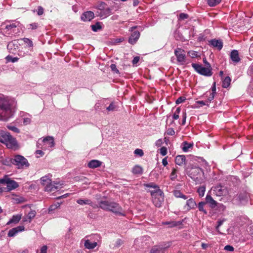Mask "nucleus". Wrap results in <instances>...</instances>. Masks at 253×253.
<instances>
[{
	"instance_id": "nucleus-1",
	"label": "nucleus",
	"mask_w": 253,
	"mask_h": 253,
	"mask_svg": "<svg viewBox=\"0 0 253 253\" xmlns=\"http://www.w3.org/2000/svg\"><path fill=\"white\" fill-rule=\"evenodd\" d=\"M17 102L13 98L0 94V121H7L13 117Z\"/></svg>"
},
{
	"instance_id": "nucleus-2",
	"label": "nucleus",
	"mask_w": 253,
	"mask_h": 253,
	"mask_svg": "<svg viewBox=\"0 0 253 253\" xmlns=\"http://www.w3.org/2000/svg\"><path fill=\"white\" fill-rule=\"evenodd\" d=\"M99 207L103 210L110 211L115 215L125 216V212L120 205L114 202L101 201L99 203Z\"/></svg>"
},
{
	"instance_id": "nucleus-3",
	"label": "nucleus",
	"mask_w": 253,
	"mask_h": 253,
	"mask_svg": "<svg viewBox=\"0 0 253 253\" xmlns=\"http://www.w3.org/2000/svg\"><path fill=\"white\" fill-rule=\"evenodd\" d=\"M187 173L197 183H201L204 181V173L203 169L199 167H191L187 169Z\"/></svg>"
},
{
	"instance_id": "nucleus-4",
	"label": "nucleus",
	"mask_w": 253,
	"mask_h": 253,
	"mask_svg": "<svg viewBox=\"0 0 253 253\" xmlns=\"http://www.w3.org/2000/svg\"><path fill=\"white\" fill-rule=\"evenodd\" d=\"M0 142L5 144L8 148L13 149L17 146V141L9 132L0 130Z\"/></svg>"
},
{
	"instance_id": "nucleus-5",
	"label": "nucleus",
	"mask_w": 253,
	"mask_h": 253,
	"mask_svg": "<svg viewBox=\"0 0 253 253\" xmlns=\"http://www.w3.org/2000/svg\"><path fill=\"white\" fill-rule=\"evenodd\" d=\"M156 190L150 191L153 203L156 207H160L164 201V194L158 186H155Z\"/></svg>"
},
{
	"instance_id": "nucleus-6",
	"label": "nucleus",
	"mask_w": 253,
	"mask_h": 253,
	"mask_svg": "<svg viewBox=\"0 0 253 253\" xmlns=\"http://www.w3.org/2000/svg\"><path fill=\"white\" fill-rule=\"evenodd\" d=\"M106 4L103 1L97 2L95 7L97 9L96 15L100 18L103 19L110 15L111 9L106 7Z\"/></svg>"
},
{
	"instance_id": "nucleus-7",
	"label": "nucleus",
	"mask_w": 253,
	"mask_h": 253,
	"mask_svg": "<svg viewBox=\"0 0 253 253\" xmlns=\"http://www.w3.org/2000/svg\"><path fill=\"white\" fill-rule=\"evenodd\" d=\"M191 65L197 73L202 75L210 77L212 74L210 64H208V66L206 67H203L202 65L196 63H192Z\"/></svg>"
},
{
	"instance_id": "nucleus-8",
	"label": "nucleus",
	"mask_w": 253,
	"mask_h": 253,
	"mask_svg": "<svg viewBox=\"0 0 253 253\" xmlns=\"http://www.w3.org/2000/svg\"><path fill=\"white\" fill-rule=\"evenodd\" d=\"M0 184L6 185L7 191L13 190L19 187L18 183L11 179L7 175H5L2 178H0Z\"/></svg>"
},
{
	"instance_id": "nucleus-9",
	"label": "nucleus",
	"mask_w": 253,
	"mask_h": 253,
	"mask_svg": "<svg viewBox=\"0 0 253 253\" xmlns=\"http://www.w3.org/2000/svg\"><path fill=\"white\" fill-rule=\"evenodd\" d=\"M12 163L16 165L18 169L27 168L29 166L27 160L21 155L15 156L12 160Z\"/></svg>"
},
{
	"instance_id": "nucleus-10",
	"label": "nucleus",
	"mask_w": 253,
	"mask_h": 253,
	"mask_svg": "<svg viewBox=\"0 0 253 253\" xmlns=\"http://www.w3.org/2000/svg\"><path fill=\"white\" fill-rule=\"evenodd\" d=\"M211 190L213 191V194L218 197L225 196L228 193L227 188L221 185L213 187Z\"/></svg>"
},
{
	"instance_id": "nucleus-11",
	"label": "nucleus",
	"mask_w": 253,
	"mask_h": 253,
	"mask_svg": "<svg viewBox=\"0 0 253 253\" xmlns=\"http://www.w3.org/2000/svg\"><path fill=\"white\" fill-rule=\"evenodd\" d=\"M174 54L176 57L177 62L180 64L183 65L186 60L185 51L181 48H176L174 50Z\"/></svg>"
},
{
	"instance_id": "nucleus-12",
	"label": "nucleus",
	"mask_w": 253,
	"mask_h": 253,
	"mask_svg": "<svg viewBox=\"0 0 253 253\" xmlns=\"http://www.w3.org/2000/svg\"><path fill=\"white\" fill-rule=\"evenodd\" d=\"M137 26H133L130 28L129 31L132 32L128 39V42L131 44H135L140 37V33L138 31H133L137 28Z\"/></svg>"
},
{
	"instance_id": "nucleus-13",
	"label": "nucleus",
	"mask_w": 253,
	"mask_h": 253,
	"mask_svg": "<svg viewBox=\"0 0 253 253\" xmlns=\"http://www.w3.org/2000/svg\"><path fill=\"white\" fill-rule=\"evenodd\" d=\"M205 203L206 204H208L210 207L212 209L215 208L218 205L220 207H221L223 209H225V207L223 204H218L216 201H215L209 193H208L206 196Z\"/></svg>"
},
{
	"instance_id": "nucleus-14",
	"label": "nucleus",
	"mask_w": 253,
	"mask_h": 253,
	"mask_svg": "<svg viewBox=\"0 0 253 253\" xmlns=\"http://www.w3.org/2000/svg\"><path fill=\"white\" fill-rule=\"evenodd\" d=\"M42 149L49 150L54 146V138L51 136H47L42 140Z\"/></svg>"
},
{
	"instance_id": "nucleus-15",
	"label": "nucleus",
	"mask_w": 253,
	"mask_h": 253,
	"mask_svg": "<svg viewBox=\"0 0 253 253\" xmlns=\"http://www.w3.org/2000/svg\"><path fill=\"white\" fill-rule=\"evenodd\" d=\"M63 183H61L60 182H57L53 181V182L51 181L46 187L44 189L45 191L47 192H55V191L61 189L62 187Z\"/></svg>"
},
{
	"instance_id": "nucleus-16",
	"label": "nucleus",
	"mask_w": 253,
	"mask_h": 253,
	"mask_svg": "<svg viewBox=\"0 0 253 253\" xmlns=\"http://www.w3.org/2000/svg\"><path fill=\"white\" fill-rule=\"evenodd\" d=\"M19 23L13 22L12 23L5 24L4 28L3 29V32L6 34H11L14 32V29L19 25Z\"/></svg>"
},
{
	"instance_id": "nucleus-17",
	"label": "nucleus",
	"mask_w": 253,
	"mask_h": 253,
	"mask_svg": "<svg viewBox=\"0 0 253 253\" xmlns=\"http://www.w3.org/2000/svg\"><path fill=\"white\" fill-rule=\"evenodd\" d=\"M25 227L24 226H18L16 227L13 228L12 229H10L8 233V237H14L18 233L20 232H22L23 231H24Z\"/></svg>"
},
{
	"instance_id": "nucleus-18",
	"label": "nucleus",
	"mask_w": 253,
	"mask_h": 253,
	"mask_svg": "<svg viewBox=\"0 0 253 253\" xmlns=\"http://www.w3.org/2000/svg\"><path fill=\"white\" fill-rule=\"evenodd\" d=\"M94 17V13L92 11H88L84 12L82 16L81 19L84 21H89Z\"/></svg>"
},
{
	"instance_id": "nucleus-19",
	"label": "nucleus",
	"mask_w": 253,
	"mask_h": 253,
	"mask_svg": "<svg viewBox=\"0 0 253 253\" xmlns=\"http://www.w3.org/2000/svg\"><path fill=\"white\" fill-rule=\"evenodd\" d=\"M196 207V203L194 200L192 198L189 199L186 201V204L184 206V208L186 211H190L191 209H194Z\"/></svg>"
},
{
	"instance_id": "nucleus-20",
	"label": "nucleus",
	"mask_w": 253,
	"mask_h": 253,
	"mask_svg": "<svg viewBox=\"0 0 253 253\" xmlns=\"http://www.w3.org/2000/svg\"><path fill=\"white\" fill-rule=\"evenodd\" d=\"M230 57L232 61L235 64L239 62L241 60L239 57V52L237 50H233L231 52Z\"/></svg>"
},
{
	"instance_id": "nucleus-21",
	"label": "nucleus",
	"mask_w": 253,
	"mask_h": 253,
	"mask_svg": "<svg viewBox=\"0 0 253 253\" xmlns=\"http://www.w3.org/2000/svg\"><path fill=\"white\" fill-rule=\"evenodd\" d=\"M97 246V243L96 242H91L90 240L87 239L84 240V246L89 250L94 249Z\"/></svg>"
},
{
	"instance_id": "nucleus-22",
	"label": "nucleus",
	"mask_w": 253,
	"mask_h": 253,
	"mask_svg": "<svg viewBox=\"0 0 253 253\" xmlns=\"http://www.w3.org/2000/svg\"><path fill=\"white\" fill-rule=\"evenodd\" d=\"M18 48L17 44L16 41H12L9 42L7 45V48L9 50V52L11 53H14Z\"/></svg>"
},
{
	"instance_id": "nucleus-23",
	"label": "nucleus",
	"mask_w": 253,
	"mask_h": 253,
	"mask_svg": "<svg viewBox=\"0 0 253 253\" xmlns=\"http://www.w3.org/2000/svg\"><path fill=\"white\" fill-rule=\"evenodd\" d=\"M250 194L246 192L241 193L237 195V199L240 202H243L248 200Z\"/></svg>"
},
{
	"instance_id": "nucleus-24",
	"label": "nucleus",
	"mask_w": 253,
	"mask_h": 253,
	"mask_svg": "<svg viewBox=\"0 0 253 253\" xmlns=\"http://www.w3.org/2000/svg\"><path fill=\"white\" fill-rule=\"evenodd\" d=\"M101 164L102 162L98 160H92L89 162L87 166L89 168L95 169L100 167L101 165Z\"/></svg>"
},
{
	"instance_id": "nucleus-25",
	"label": "nucleus",
	"mask_w": 253,
	"mask_h": 253,
	"mask_svg": "<svg viewBox=\"0 0 253 253\" xmlns=\"http://www.w3.org/2000/svg\"><path fill=\"white\" fill-rule=\"evenodd\" d=\"M210 43L212 46L217 47L218 49L220 50L222 48V42L220 40H212L210 41Z\"/></svg>"
},
{
	"instance_id": "nucleus-26",
	"label": "nucleus",
	"mask_w": 253,
	"mask_h": 253,
	"mask_svg": "<svg viewBox=\"0 0 253 253\" xmlns=\"http://www.w3.org/2000/svg\"><path fill=\"white\" fill-rule=\"evenodd\" d=\"M36 214V212L35 211H31L23 219L24 222H31L32 219L34 218Z\"/></svg>"
},
{
	"instance_id": "nucleus-27",
	"label": "nucleus",
	"mask_w": 253,
	"mask_h": 253,
	"mask_svg": "<svg viewBox=\"0 0 253 253\" xmlns=\"http://www.w3.org/2000/svg\"><path fill=\"white\" fill-rule=\"evenodd\" d=\"M41 181L42 185L44 186V188L45 189V187L51 183V179L49 177V175H45L41 178Z\"/></svg>"
},
{
	"instance_id": "nucleus-28",
	"label": "nucleus",
	"mask_w": 253,
	"mask_h": 253,
	"mask_svg": "<svg viewBox=\"0 0 253 253\" xmlns=\"http://www.w3.org/2000/svg\"><path fill=\"white\" fill-rule=\"evenodd\" d=\"M28 115L27 114L23 112H21L20 113V116L22 118L23 123L25 125L29 124L31 122V118L27 117Z\"/></svg>"
},
{
	"instance_id": "nucleus-29",
	"label": "nucleus",
	"mask_w": 253,
	"mask_h": 253,
	"mask_svg": "<svg viewBox=\"0 0 253 253\" xmlns=\"http://www.w3.org/2000/svg\"><path fill=\"white\" fill-rule=\"evenodd\" d=\"M185 157L184 155L177 156L175 159V163L176 165L181 166L185 163Z\"/></svg>"
},
{
	"instance_id": "nucleus-30",
	"label": "nucleus",
	"mask_w": 253,
	"mask_h": 253,
	"mask_svg": "<svg viewBox=\"0 0 253 253\" xmlns=\"http://www.w3.org/2000/svg\"><path fill=\"white\" fill-rule=\"evenodd\" d=\"M166 248L161 246H155L150 251L149 253H164Z\"/></svg>"
},
{
	"instance_id": "nucleus-31",
	"label": "nucleus",
	"mask_w": 253,
	"mask_h": 253,
	"mask_svg": "<svg viewBox=\"0 0 253 253\" xmlns=\"http://www.w3.org/2000/svg\"><path fill=\"white\" fill-rule=\"evenodd\" d=\"M77 203L80 205H88L94 208L92 201L89 199H78Z\"/></svg>"
},
{
	"instance_id": "nucleus-32",
	"label": "nucleus",
	"mask_w": 253,
	"mask_h": 253,
	"mask_svg": "<svg viewBox=\"0 0 253 253\" xmlns=\"http://www.w3.org/2000/svg\"><path fill=\"white\" fill-rule=\"evenodd\" d=\"M21 218V215L16 214L12 216V218L7 222V225H9L12 223H17Z\"/></svg>"
},
{
	"instance_id": "nucleus-33",
	"label": "nucleus",
	"mask_w": 253,
	"mask_h": 253,
	"mask_svg": "<svg viewBox=\"0 0 253 253\" xmlns=\"http://www.w3.org/2000/svg\"><path fill=\"white\" fill-rule=\"evenodd\" d=\"M164 225H168L169 227H173L177 226L181 224V222L180 221L176 222L175 221H166L163 223Z\"/></svg>"
},
{
	"instance_id": "nucleus-34",
	"label": "nucleus",
	"mask_w": 253,
	"mask_h": 253,
	"mask_svg": "<svg viewBox=\"0 0 253 253\" xmlns=\"http://www.w3.org/2000/svg\"><path fill=\"white\" fill-rule=\"evenodd\" d=\"M193 146V144L189 143L185 141L182 143L181 147L184 152H187Z\"/></svg>"
},
{
	"instance_id": "nucleus-35",
	"label": "nucleus",
	"mask_w": 253,
	"mask_h": 253,
	"mask_svg": "<svg viewBox=\"0 0 253 253\" xmlns=\"http://www.w3.org/2000/svg\"><path fill=\"white\" fill-rule=\"evenodd\" d=\"M231 79L229 77L225 78L222 82V87L224 88H227L230 84Z\"/></svg>"
},
{
	"instance_id": "nucleus-36",
	"label": "nucleus",
	"mask_w": 253,
	"mask_h": 253,
	"mask_svg": "<svg viewBox=\"0 0 253 253\" xmlns=\"http://www.w3.org/2000/svg\"><path fill=\"white\" fill-rule=\"evenodd\" d=\"M206 191V187L205 186H202L199 187L197 189V193L200 197H203Z\"/></svg>"
},
{
	"instance_id": "nucleus-37",
	"label": "nucleus",
	"mask_w": 253,
	"mask_h": 253,
	"mask_svg": "<svg viewBox=\"0 0 253 253\" xmlns=\"http://www.w3.org/2000/svg\"><path fill=\"white\" fill-rule=\"evenodd\" d=\"M143 171V169L141 167L139 166H135L132 169V172L134 174H141Z\"/></svg>"
},
{
	"instance_id": "nucleus-38",
	"label": "nucleus",
	"mask_w": 253,
	"mask_h": 253,
	"mask_svg": "<svg viewBox=\"0 0 253 253\" xmlns=\"http://www.w3.org/2000/svg\"><path fill=\"white\" fill-rule=\"evenodd\" d=\"M60 205L61 203L58 202L51 205L48 209V212H51L55 211V210L57 209L58 208H59Z\"/></svg>"
},
{
	"instance_id": "nucleus-39",
	"label": "nucleus",
	"mask_w": 253,
	"mask_h": 253,
	"mask_svg": "<svg viewBox=\"0 0 253 253\" xmlns=\"http://www.w3.org/2000/svg\"><path fill=\"white\" fill-rule=\"evenodd\" d=\"M91 27L92 30L94 32H97L102 28L101 23L99 22H96L94 25H92Z\"/></svg>"
},
{
	"instance_id": "nucleus-40",
	"label": "nucleus",
	"mask_w": 253,
	"mask_h": 253,
	"mask_svg": "<svg viewBox=\"0 0 253 253\" xmlns=\"http://www.w3.org/2000/svg\"><path fill=\"white\" fill-rule=\"evenodd\" d=\"M221 0H207L208 4L211 7L215 6L221 2Z\"/></svg>"
},
{
	"instance_id": "nucleus-41",
	"label": "nucleus",
	"mask_w": 253,
	"mask_h": 253,
	"mask_svg": "<svg viewBox=\"0 0 253 253\" xmlns=\"http://www.w3.org/2000/svg\"><path fill=\"white\" fill-rule=\"evenodd\" d=\"M206 204V203L204 202H201L199 203L198 205V208L200 211H203L205 214L207 213V211L204 209V207Z\"/></svg>"
},
{
	"instance_id": "nucleus-42",
	"label": "nucleus",
	"mask_w": 253,
	"mask_h": 253,
	"mask_svg": "<svg viewBox=\"0 0 253 253\" xmlns=\"http://www.w3.org/2000/svg\"><path fill=\"white\" fill-rule=\"evenodd\" d=\"M6 127H7V128L8 129H9L14 132L19 133L20 132L19 129L17 127L12 125L11 124L7 125Z\"/></svg>"
},
{
	"instance_id": "nucleus-43",
	"label": "nucleus",
	"mask_w": 253,
	"mask_h": 253,
	"mask_svg": "<svg viewBox=\"0 0 253 253\" xmlns=\"http://www.w3.org/2000/svg\"><path fill=\"white\" fill-rule=\"evenodd\" d=\"M180 107H178L176 108L175 111L174 112L173 116L172 118L173 120H177L179 118V114L180 112Z\"/></svg>"
},
{
	"instance_id": "nucleus-44",
	"label": "nucleus",
	"mask_w": 253,
	"mask_h": 253,
	"mask_svg": "<svg viewBox=\"0 0 253 253\" xmlns=\"http://www.w3.org/2000/svg\"><path fill=\"white\" fill-rule=\"evenodd\" d=\"M6 59L7 62H11L12 63H14L17 62L19 58L18 57H12L11 56L8 55L6 56Z\"/></svg>"
},
{
	"instance_id": "nucleus-45",
	"label": "nucleus",
	"mask_w": 253,
	"mask_h": 253,
	"mask_svg": "<svg viewBox=\"0 0 253 253\" xmlns=\"http://www.w3.org/2000/svg\"><path fill=\"white\" fill-rule=\"evenodd\" d=\"M188 54L190 57L192 58H196L199 56L198 55V52L193 50L189 51L188 52Z\"/></svg>"
},
{
	"instance_id": "nucleus-46",
	"label": "nucleus",
	"mask_w": 253,
	"mask_h": 253,
	"mask_svg": "<svg viewBox=\"0 0 253 253\" xmlns=\"http://www.w3.org/2000/svg\"><path fill=\"white\" fill-rule=\"evenodd\" d=\"M116 108V106L113 102H112L108 107H107L106 110L108 112L114 111Z\"/></svg>"
},
{
	"instance_id": "nucleus-47",
	"label": "nucleus",
	"mask_w": 253,
	"mask_h": 253,
	"mask_svg": "<svg viewBox=\"0 0 253 253\" xmlns=\"http://www.w3.org/2000/svg\"><path fill=\"white\" fill-rule=\"evenodd\" d=\"M134 153L135 155H138V156H139L140 157H142L144 155L143 151L141 149H135L134 152Z\"/></svg>"
},
{
	"instance_id": "nucleus-48",
	"label": "nucleus",
	"mask_w": 253,
	"mask_h": 253,
	"mask_svg": "<svg viewBox=\"0 0 253 253\" xmlns=\"http://www.w3.org/2000/svg\"><path fill=\"white\" fill-rule=\"evenodd\" d=\"M196 104L198 105V107H202L204 105H207L208 106H209L206 101H197L196 102Z\"/></svg>"
},
{
	"instance_id": "nucleus-49",
	"label": "nucleus",
	"mask_w": 253,
	"mask_h": 253,
	"mask_svg": "<svg viewBox=\"0 0 253 253\" xmlns=\"http://www.w3.org/2000/svg\"><path fill=\"white\" fill-rule=\"evenodd\" d=\"M160 153L163 156L166 155L167 154V148L166 147H162L160 149Z\"/></svg>"
},
{
	"instance_id": "nucleus-50",
	"label": "nucleus",
	"mask_w": 253,
	"mask_h": 253,
	"mask_svg": "<svg viewBox=\"0 0 253 253\" xmlns=\"http://www.w3.org/2000/svg\"><path fill=\"white\" fill-rule=\"evenodd\" d=\"M23 40L24 42L25 43H27L29 47H32L33 46V42H32V41H31L29 39H28V38H24L23 39Z\"/></svg>"
},
{
	"instance_id": "nucleus-51",
	"label": "nucleus",
	"mask_w": 253,
	"mask_h": 253,
	"mask_svg": "<svg viewBox=\"0 0 253 253\" xmlns=\"http://www.w3.org/2000/svg\"><path fill=\"white\" fill-rule=\"evenodd\" d=\"M176 176H177V175L176 174V169H173V170L170 175V178L171 180H174L176 178Z\"/></svg>"
},
{
	"instance_id": "nucleus-52",
	"label": "nucleus",
	"mask_w": 253,
	"mask_h": 253,
	"mask_svg": "<svg viewBox=\"0 0 253 253\" xmlns=\"http://www.w3.org/2000/svg\"><path fill=\"white\" fill-rule=\"evenodd\" d=\"M188 17V15L184 13H181L179 15V20H184Z\"/></svg>"
},
{
	"instance_id": "nucleus-53",
	"label": "nucleus",
	"mask_w": 253,
	"mask_h": 253,
	"mask_svg": "<svg viewBox=\"0 0 253 253\" xmlns=\"http://www.w3.org/2000/svg\"><path fill=\"white\" fill-rule=\"evenodd\" d=\"M214 95L215 94H214V93L210 92V95L208 96L207 100H206L208 104H209V103L211 102V101H212L213 99Z\"/></svg>"
},
{
	"instance_id": "nucleus-54",
	"label": "nucleus",
	"mask_w": 253,
	"mask_h": 253,
	"mask_svg": "<svg viewBox=\"0 0 253 253\" xmlns=\"http://www.w3.org/2000/svg\"><path fill=\"white\" fill-rule=\"evenodd\" d=\"M43 12H44V9L42 6H39L38 7L37 14L38 15H42L43 13Z\"/></svg>"
},
{
	"instance_id": "nucleus-55",
	"label": "nucleus",
	"mask_w": 253,
	"mask_h": 253,
	"mask_svg": "<svg viewBox=\"0 0 253 253\" xmlns=\"http://www.w3.org/2000/svg\"><path fill=\"white\" fill-rule=\"evenodd\" d=\"M186 111L183 112L182 113V122L181 123L182 125H184L185 124L186 122Z\"/></svg>"
},
{
	"instance_id": "nucleus-56",
	"label": "nucleus",
	"mask_w": 253,
	"mask_h": 253,
	"mask_svg": "<svg viewBox=\"0 0 253 253\" xmlns=\"http://www.w3.org/2000/svg\"><path fill=\"white\" fill-rule=\"evenodd\" d=\"M224 250L227 251L233 252L234 250L233 247L230 245H226L224 247Z\"/></svg>"
},
{
	"instance_id": "nucleus-57",
	"label": "nucleus",
	"mask_w": 253,
	"mask_h": 253,
	"mask_svg": "<svg viewBox=\"0 0 253 253\" xmlns=\"http://www.w3.org/2000/svg\"><path fill=\"white\" fill-rule=\"evenodd\" d=\"M123 243V242L121 239H117L116 241L115 245V246L117 248L119 247L121 245H122Z\"/></svg>"
},
{
	"instance_id": "nucleus-58",
	"label": "nucleus",
	"mask_w": 253,
	"mask_h": 253,
	"mask_svg": "<svg viewBox=\"0 0 253 253\" xmlns=\"http://www.w3.org/2000/svg\"><path fill=\"white\" fill-rule=\"evenodd\" d=\"M111 70L117 73H119V70L117 69L116 65L115 64H112L110 66Z\"/></svg>"
},
{
	"instance_id": "nucleus-59",
	"label": "nucleus",
	"mask_w": 253,
	"mask_h": 253,
	"mask_svg": "<svg viewBox=\"0 0 253 253\" xmlns=\"http://www.w3.org/2000/svg\"><path fill=\"white\" fill-rule=\"evenodd\" d=\"M167 134L169 135H174L175 134V131L173 128H169L167 130Z\"/></svg>"
},
{
	"instance_id": "nucleus-60",
	"label": "nucleus",
	"mask_w": 253,
	"mask_h": 253,
	"mask_svg": "<svg viewBox=\"0 0 253 253\" xmlns=\"http://www.w3.org/2000/svg\"><path fill=\"white\" fill-rule=\"evenodd\" d=\"M185 98L184 97H180L177 98V99L176 100V103L177 104H180L182 102H183L184 101H185Z\"/></svg>"
},
{
	"instance_id": "nucleus-61",
	"label": "nucleus",
	"mask_w": 253,
	"mask_h": 253,
	"mask_svg": "<svg viewBox=\"0 0 253 253\" xmlns=\"http://www.w3.org/2000/svg\"><path fill=\"white\" fill-rule=\"evenodd\" d=\"M182 193L178 190L175 191L174 192V195L175 197L177 198H180L181 197Z\"/></svg>"
},
{
	"instance_id": "nucleus-62",
	"label": "nucleus",
	"mask_w": 253,
	"mask_h": 253,
	"mask_svg": "<svg viewBox=\"0 0 253 253\" xmlns=\"http://www.w3.org/2000/svg\"><path fill=\"white\" fill-rule=\"evenodd\" d=\"M31 29L32 30L36 29L38 27V24L37 23H33L29 25Z\"/></svg>"
},
{
	"instance_id": "nucleus-63",
	"label": "nucleus",
	"mask_w": 253,
	"mask_h": 253,
	"mask_svg": "<svg viewBox=\"0 0 253 253\" xmlns=\"http://www.w3.org/2000/svg\"><path fill=\"white\" fill-rule=\"evenodd\" d=\"M163 143V140L162 139H159L156 141L155 145L157 147H160L162 145Z\"/></svg>"
},
{
	"instance_id": "nucleus-64",
	"label": "nucleus",
	"mask_w": 253,
	"mask_h": 253,
	"mask_svg": "<svg viewBox=\"0 0 253 253\" xmlns=\"http://www.w3.org/2000/svg\"><path fill=\"white\" fill-rule=\"evenodd\" d=\"M47 247L45 245L42 246L41 249V253H47Z\"/></svg>"
}]
</instances>
